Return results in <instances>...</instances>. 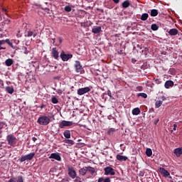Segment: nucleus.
<instances>
[{
	"mask_svg": "<svg viewBox=\"0 0 182 182\" xmlns=\"http://www.w3.org/2000/svg\"><path fill=\"white\" fill-rule=\"evenodd\" d=\"M37 122L41 126H48L50 123V118L46 115H41L38 117Z\"/></svg>",
	"mask_w": 182,
	"mask_h": 182,
	"instance_id": "nucleus-1",
	"label": "nucleus"
},
{
	"mask_svg": "<svg viewBox=\"0 0 182 182\" xmlns=\"http://www.w3.org/2000/svg\"><path fill=\"white\" fill-rule=\"evenodd\" d=\"M35 152L30 153L27 155L21 156L20 159L17 160V161H20V163H23V161H31L35 157Z\"/></svg>",
	"mask_w": 182,
	"mask_h": 182,
	"instance_id": "nucleus-2",
	"label": "nucleus"
},
{
	"mask_svg": "<svg viewBox=\"0 0 182 182\" xmlns=\"http://www.w3.org/2000/svg\"><path fill=\"white\" fill-rule=\"evenodd\" d=\"M74 68L76 73H79L80 75L85 73V70L83 69V66L80 63V61L76 60L74 64Z\"/></svg>",
	"mask_w": 182,
	"mask_h": 182,
	"instance_id": "nucleus-3",
	"label": "nucleus"
},
{
	"mask_svg": "<svg viewBox=\"0 0 182 182\" xmlns=\"http://www.w3.org/2000/svg\"><path fill=\"white\" fill-rule=\"evenodd\" d=\"M6 141L9 146H12L14 147L16 145V136L12 134H10L6 136Z\"/></svg>",
	"mask_w": 182,
	"mask_h": 182,
	"instance_id": "nucleus-4",
	"label": "nucleus"
},
{
	"mask_svg": "<svg viewBox=\"0 0 182 182\" xmlns=\"http://www.w3.org/2000/svg\"><path fill=\"white\" fill-rule=\"evenodd\" d=\"M68 173L69 177L73 178V180H75V178H76V176H77L76 171H75V168H73V166H68Z\"/></svg>",
	"mask_w": 182,
	"mask_h": 182,
	"instance_id": "nucleus-5",
	"label": "nucleus"
},
{
	"mask_svg": "<svg viewBox=\"0 0 182 182\" xmlns=\"http://www.w3.org/2000/svg\"><path fill=\"white\" fill-rule=\"evenodd\" d=\"M90 90H92V87L80 88L77 90V95H79V96H82V95H86V93H89Z\"/></svg>",
	"mask_w": 182,
	"mask_h": 182,
	"instance_id": "nucleus-6",
	"label": "nucleus"
},
{
	"mask_svg": "<svg viewBox=\"0 0 182 182\" xmlns=\"http://www.w3.org/2000/svg\"><path fill=\"white\" fill-rule=\"evenodd\" d=\"M60 58L63 62H68L69 59H72L73 55L72 54H65V51L62 50L60 55Z\"/></svg>",
	"mask_w": 182,
	"mask_h": 182,
	"instance_id": "nucleus-7",
	"label": "nucleus"
},
{
	"mask_svg": "<svg viewBox=\"0 0 182 182\" xmlns=\"http://www.w3.org/2000/svg\"><path fill=\"white\" fill-rule=\"evenodd\" d=\"M105 176H114L116 172L114 168L110 166H107L104 168Z\"/></svg>",
	"mask_w": 182,
	"mask_h": 182,
	"instance_id": "nucleus-8",
	"label": "nucleus"
},
{
	"mask_svg": "<svg viewBox=\"0 0 182 182\" xmlns=\"http://www.w3.org/2000/svg\"><path fill=\"white\" fill-rule=\"evenodd\" d=\"M73 122L63 120L59 124V128L60 129H63L64 127H69L73 126Z\"/></svg>",
	"mask_w": 182,
	"mask_h": 182,
	"instance_id": "nucleus-9",
	"label": "nucleus"
},
{
	"mask_svg": "<svg viewBox=\"0 0 182 182\" xmlns=\"http://www.w3.org/2000/svg\"><path fill=\"white\" fill-rule=\"evenodd\" d=\"M164 100H166V97L164 96L159 97V100L156 101L155 102L156 108L159 109V107H160L161 105H163V102H164Z\"/></svg>",
	"mask_w": 182,
	"mask_h": 182,
	"instance_id": "nucleus-10",
	"label": "nucleus"
},
{
	"mask_svg": "<svg viewBox=\"0 0 182 182\" xmlns=\"http://www.w3.org/2000/svg\"><path fill=\"white\" fill-rule=\"evenodd\" d=\"M51 56L56 60H59V51L56 48H53L51 51Z\"/></svg>",
	"mask_w": 182,
	"mask_h": 182,
	"instance_id": "nucleus-11",
	"label": "nucleus"
},
{
	"mask_svg": "<svg viewBox=\"0 0 182 182\" xmlns=\"http://www.w3.org/2000/svg\"><path fill=\"white\" fill-rule=\"evenodd\" d=\"M158 171H159V173H161L164 177L170 176V172H168V171L166 170L164 168L159 167Z\"/></svg>",
	"mask_w": 182,
	"mask_h": 182,
	"instance_id": "nucleus-12",
	"label": "nucleus"
},
{
	"mask_svg": "<svg viewBox=\"0 0 182 182\" xmlns=\"http://www.w3.org/2000/svg\"><path fill=\"white\" fill-rule=\"evenodd\" d=\"M49 159H53L54 160H56L57 161H62V157H60V155L59 153H53L49 156Z\"/></svg>",
	"mask_w": 182,
	"mask_h": 182,
	"instance_id": "nucleus-13",
	"label": "nucleus"
},
{
	"mask_svg": "<svg viewBox=\"0 0 182 182\" xmlns=\"http://www.w3.org/2000/svg\"><path fill=\"white\" fill-rule=\"evenodd\" d=\"M38 33L35 31H32L31 30L27 31L25 32V37L26 38H31V36H33V38H36V36Z\"/></svg>",
	"mask_w": 182,
	"mask_h": 182,
	"instance_id": "nucleus-14",
	"label": "nucleus"
},
{
	"mask_svg": "<svg viewBox=\"0 0 182 182\" xmlns=\"http://www.w3.org/2000/svg\"><path fill=\"white\" fill-rule=\"evenodd\" d=\"M116 159L117 160H118V161H127V159L129 158H127V156H123V155H120V154H117L116 156Z\"/></svg>",
	"mask_w": 182,
	"mask_h": 182,
	"instance_id": "nucleus-15",
	"label": "nucleus"
},
{
	"mask_svg": "<svg viewBox=\"0 0 182 182\" xmlns=\"http://www.w3.org/2000/svg\"><path fill=\"white\" fill-rule=\"evenodd\" d=\"M168 33L171 36H176V35H177L178 33V30H177L176 28H171L169 31L167 30Z\"/></svg>",
	"mask_w": 182,
	"mask_h": 182,
	"instance_id": "nucleus-16",
	"label": "nucleus"
},
{
	"mask_svg": "<svg viewBox=\"0 0 182 182\" xmlns=\"http://www.w3.org/2000/svg\"><path fill=\"white\" fill-rule=\"evenodd\" d=\"M174 86V82L171 80H167L165 84L164 87L166 89H170V87H173Z\"/></svg>",
	"mask_w": 182,
	"mask_h": 182,
	"instance_id": "nucleus-17",
	"label": "nucleus"
},
{
	"mask_svg": "<svg viewBox=\"0 0 182 182\" xmlns=\"http://www.w3.org/2000/svg\"><path fill=\"white\" fill-rule=\"evenodd\" d=\"M92 33H100L102 32V27L95 26L92 29Z\"/></svg>",
	"mask_w": 182,
	"mask_h": 182,
	"instance_id": "nucleus-18",
	"label": "nucleus"
},
{
	"mask_svg": "<svg viewBox=\"0 0 182 182\" xmlns=\"http://www.w3.org/2000/svg\"><path fill=\"white\" fill-rule=\"evenodd\" d=\"M173 153L176 157H180L182 154V147L175 149Z\"/></svg>",
	"mask_w": 182,
	"mask_h": 182,
	"instance_id": "nucleus-19",
	"label": "nucleus"
},
{
	"mask_svg": "<svg viewBox=\"0 0 182 182\" xmlns=\"http://www.w3.org/2000/svg\"><path fill=\"white\" fill-rule=\"evenodd\" d=\"M6 92L9 95H12L15 92V90L14 89V86L6 87Z\"/></svg>",
	"mask_w": 182,
	"mask_h": 182,
	"instance_id": "nucleus-20",
	"label": "nucleus"
},
{
	"mask_svg": "<svg viewBox=\"0 0 182 182\" xmlns=\"http://www.w3.org/2000/svg\"><path fill=\"white\" fill-rule=\"evenodd\" d=\"M86 173H87V166L81 168L79 170V174H80V176H86Z\"/></svg>",
	"mask_w": 182,
	"mask_h": 182,
	"instance_id": "nucleus-21",
	"label": "nucleus"
},
{
	"mask_svg": "<svg viewBox=\"0 0 182 182\" xmlns=\"http://www.w3.org/2000/svg\"><path fill=\"white\" fill-rule=\"evenodd\" d=\"M6 43L9 44V46H10L11 48H12V49H15L16 50H18V47H15L14 46V44L12 43V42H11V41L8 38L6 39Z\"/></svg>",
	"mask_w": 182,
	"mask_h": 182,
	"instance_id": "nucleus-22",
	"label": "nucleus"
},
{
	"mask_svg": "<svg viewBox=\"0 0 182 182\" xmlns=\"http://www.w3.org/2000/svg\"><path fill=\"white\" fill-rule=\"evenodd\" d=\"M140 108L136 107V108H134L132 111V113L134 116H138V114L140 113Z\"/></svg>",
	"mask_w": 182,
	"mask_h": 182,
	"instance_id": "nucleus-23",
	"label": "nucleus"
},
{
	"mask_svg": "<svg viewBox=\"0 0 182 182\" xmlns=\"http://www.w3.org/2000/svg\"><path fill=\"white\" fill-rule=\"evenodd\" d=\"M5 63L6 66H12L14 65V60L12 58H8L6 60Z\"/></svg>",
	"mask_w": 182,
	"mask_h": 182,
	"instance_id": "nucleus-24",
	"label": "nucleus"
},
{
	"mask_svg": "<svg viewBox=\"0 0 182 182\" xmlns=\"http://www.w3.org/2000/svg\"><path fill=\"white\" fill-rule=\"evenodd\" d=\"M87 171H89V173L92 174V176H93V174L96 173V170H95V168L92 166H87Z\"/></svg>",
	"mask_w": 182,
	"mask_h": 182,
	"instance_id": "nucleus-25",
	"label": "nucleus"
},
{
	"mask_svg": "<svg viewBox=\"0 0 182 182\" xmlns=\"http://www.w3.org/2000/svg\"><path fill=\"white\" fill-rule=\"evenodd\" d=\"M63 136L64 137H65V139H70V136H71L70 131V130L64 131Z\"/></svg>",
	"mask_w": 182,
	"mask_h": 182,
	"instance_id": "nucleus-26",
	"label": "nucleus"
},
{
	"mask_svg": "<svg viewBox=\"0 0 182 182\" xmlns=\"http://www.w3.org/2000/svg\"><path fill=\"white\" fill-rule=\"evenodd\" d=\"M147 19H149V14L147 13L142 14L141 16V21H147Z\"/></svg>",
	"mask_w": 182,
	"mask_h": 182,
	"instance_id": "nucleus-27",
	"label": "nucleus"
},
{
	"mask_svg": "<svg viewBox=\"0 0 182 182\" xmlns=\"http://www.w3.org/2000/svg\"><path fill=\"white\" fill-rule=\"evenodd\" d=\"M2 129H8V125L6 124V122H0V130H2Z\"/></svg>",
	"mask_w": 182,
	"mask_h": 182,
	"instance_id": "nucleus-28",
	"label": "nucleus"
},
{
	"mask_svg": "<svg viewBox=\"0 0 182 182\" xmlns=\"http://www.w3.org/2000/svg\"><path fill=\"white\" fill-rule=\"evenodd\" d=\"M63 143H65V144H70L71 146H73V144H75V141L72 139H65L63 141Z\"/></svg>",
	"mask_w": 182,
	"mask_h": 182,
	"instance_id": "nucleus-29",
	"label": "nucleus"
},
{
	"mask_svg": "<svg viewBox=\"0 0 182 182\" xmlns=\"http://www.w3.org/2000/svg\"><path fill=\"white\" fill-rule=\"evenodd\" d=\"M146 154L147 157H151L153 154V151H151V149L147 148L146 150Z\"/></svg>",
	"mask_w": 182,
	"mask_h": 182,
	"instance_id": "nucleus-30",
	"label": "nucleus"
},
{
	"mask_svg": "<svg viewBox=\"0 0 182 182\" xmlns=\"http://www.w3.org/2000/svg\"><path fill=\"white\" fill-rule=\"evenodd\" d=\"M159 15V11L157 9L151 10V16H157Z\"/></svg>",
	"mask_w": 182,
	"mask_h": 182,
	"instance_id": "nucleus-31",
	"label": "nucleus"
},
{
	"mask_svg": "<svg viewBox=\"0 0 182 182\" xmlns=\"http://www.w3.org/2000/svg\"><path fill=\"white\" fill-rule=\"evenodd\" d=\"M129 6H130V1H124L122 3V8H129Z\"/></svg>",
	"mask_w": 182,
	"mask_h": 182,
	"instance_id": "nucleus-32",
	"label": "nucleus"
},
{
	"mask_svg": "<svg viewBox=\"0 0 182 182\" xmlns=\"http://www.w3.org/2000/svg\"><path fill=\"white\" fill-rule=\"evenodd\" d=\"M136 96L138 97H143L144 99H147V94L144 93V92H139L136 95Z\"/></svg>",
	"mask_w": 182,
	"mask_h": 182,
	"instance_id": "nucleus-33",
	"label": "nucleus"
},
{
	"mask_svg": "<svg viewBox=\"0 0 182 182\" xmlns=\"http://www.w3.org/2000/svg\"><path fill=\"white\" fill-rule=\"evenodd\" d=\"M151 31H159V26L156 23L151 24Z\"/></svg>",
	"mask_w": 182,
	"mask_h": 182,
	"instance_id": "nucleus-34",
	"label": "nucleus"
},
{
	"mask_svg": "<svg viewBox=\"0 0 182 182\" xmlns=\"http://www.w3.org/2000/svg\"><path fill=\"white\" fill-rule=\"evenodd\" d=\"M51 102L52 103H53V105H57V103H59V100H58V98H56V97H53L51 98Z\"/></svg>",
	"mask_w": 182,
	"mask_h": 182,
	"instance_id": "nucleus-35",
	"label": "nucleus"
},
{
	"mask_svg": "<svg viewBox=\"0 0 182 182\" xmlns=\"http://www.w3.org/2000/svg\"><path fill=\"white\" fill-rule=\"evenodd\" d=\"M64 11L65 12H71L72 11V7H70V6H65L64 8Z\"/></svg>",
	"mask_w": 182,
	"mask_h": 182,
	"instance_id": "nucleus-36",
	"label": "nucleus"
},
{
	"mask_svg": "<svg viewBox=\"0 0 182 182\" xmlns=\"http://www.w3.org/2000/svg\"><path fill=\"white\" fill-rule=\"evenodd\" d=\"M114 132H116V129L114 128H111L107 132V134H109V135L113 134V133H114Z\"/></svg>",
	"mask_w": 182,
	"mask_h": 182,
	"instance_id": "nucleus-37",
	"label": "nucleus"
},
{
	"mask_svg": "<svg viewBox=\"0 0 182 182\" xmlns=\"http://www.w3.org/2000/svg\"><path fill=\"white\" fill-rule=\"evenodd\" d=\"M16 182H23V176H18L17 177V180Z\"/></svg>",
	"mask_w": 182,
	"mask_h": 182,
	"instance_id": "nucleus-38",
	"label": "nucleus"
},
{
	"mask_svg": "<svg viewBox=\"0 0 182 182\" xmlns=\"http://www.w3.org/2000/svg\"><path fill=\"white\" fill-rule=\"evenodd\" d=\"M75 178V179L74 180V182H82V178H80V176H77V175Z\"/></svg>",
	"mask_w": 182,
	"mask_h": 182,
	"instance_id": "nucleus-39",
	"label": "nucleus"
},
{
	"mask_svg": "<svg viewBox=\"0 0 182 182\" xmlns=\"http://www.w3.org/2000/svg\"><path fill=\"white\" fill-rule=\"evenodd\" d=\"M58 40L59 44H55V46H59V45H60V43H62V42H63V40H62L61 37H58Z\"/></svg>",
	"mask_w": 182,
	"mask_h": 182,
	"instance_id": "nucleus-40",
	"label": "nucleus"
},
{
	"mask_svg": "<svg viewBox=\"0 0 182 182\" xmlns=\"http://www.w3.org/2000/svg\"><path fill=\"white\" fill-rule=\"evenodd\" d=\"M23 49L24 50L25 55H28V53H29V50H28V48L26 47H23Z\"/></svg>",
	"mask_w": 182,
	"mask_h": 182,
	"instance_id": "nucleus-41",
	"label": "nucleus"
},
{
	"mask_svg": "<svg viewBox=\"0 0 182 182\" xmlns=\"http://www.w3.org/2000/svg\"><path fill=\"white\" fill-rule=\"evenodd\" d=\"M107 95L110 97V99H112V92L110 91V90H107Z\"/></svg>",
	"mask_w": 182,
	"mask_h": 182,
	"instance_id": "nucleus-42",
	"label": "nucleus"
},
{
	"mask_svg": "<svg viewBox=\"0 0 182 182\" xmlns=\"http://www.w3.org/2000/svg\"><path fill=\"white\" fill-rule=\"evenodd\" d=\"M5 43H6V40H1V41H0V46H1V45L5 44Z\"/></svg>",
	"mask_w": 182,
	"mask_h": 182,
	"instance_id": "nucleus-43",
	"label": "nucleus"
},
{
	"mask_svg": "<svg viewBox=\"0 0 182 182\" xmlns=\"http://www.w3.org/2000/svg\"><path fill=\"white\" fill-rule=\"evenodd\" d=\"M136 90H138V92H141V90H143V87H141V86L137 87Z\"/></svg>",
	"mask_w": 182,
	"mask_h": 182,
	"instance_id": "nucleus-44",
	"label": "nucleus"
},
{
	"mask_svg": "<svg viewBox=\"0 0 182 182\" xmlns=\"http://www.w3.org/2000/svg\"><path fill=\"white\" fill-rule=\"evenodd\" d=\"M155 82L156 85H160V83H161V80H160L159 79H156L155 80Z\"/></svg>",
	"mask_w": 182,
	"mask_h": 182,
	"instance_id": "nucleus-45",
	"label": "nucleus"
},
{
	"mask_svg": "<svg viewBox=\"0 0 182 182\" xmlns=\"http://www.w3.org/2000/svg\"><path fill=\"white\" fill-rule=\"evenodd\" d=\"M159 122H160V119L158 118V119H155L154 124H155V126H157V123H159Z\"/></svg>",
	"mask_w": 182,
	"mask_h": 182,
	"instance_id": "nucleus-46",
	"label": "nucleus"
},
{
	"mask_svg": "<svg viewBox=\"0 0 182 182\" xmlns=\"http://www.w3.org/2000/svg\"><path fill=\"white\" fill-rule=\"evenodd\" d=\"M9 182H16V178H11Z\"/></svg>",
	"mask_w": 182,
	"mask_h": 182,
	"instance_id": "nucleus-47",
	"label": "nucleus"
},
{
	"mask_svg": "<svg viewBox=\"0 0 182 182\" xmlns=\"http://www.w3.org/2000/svg\"><path fill=\"white\" fill-rule=\"evenodd\" d=\"M4 22L6 23V25H9V23H11V20L6 19V20H5Z\"/></svg>",
	"mask_w": 182,
	"mask_h": 182,
	"instance_id": "nucleus-48",
	"label": "nucleus"
},
{
	"mask_svg": "<svg viewBox=\"0 0 182 182\" xmlns=\"http://www.w3.org/2000/svg\"><path fill=\"white\" fill-rule=\"evenodd\" d=\"M0 87L4 88V81L0 80Z\"/></svg>",
	"mask_w": 182,
	"mask_h": 182,
	"instance_id": "nucleus-49",
	"label": "nucleus"
},
{
	"mask_svg": "<svg viewBox=\"0 0 182 182\" xmlns=\"http://www.w3.org/2000/svg\"><path fill=\"white\" fill-rule=\"evenodd\" d=\"M103 182H111L110 178H106L105 179H104Z\"/></svg>",
	"mask_w": 182,
	"mask_h": 182,
	"instance_id": "nucleus-50",
	"label": "nucleus"
},
{
	"mask_svg": "<svg viewBox=\"0 0 182 182\" xmlns=\"http://www.w3.org/2000/svg\"><path fill=\"white\" fill-rule=\"evenodd\" d=\"M45 107H46V105L44 104H41V105L40 106V109H45Z\"/></svg>",
	"mask_w": 182,
	"mask_h": 182,
	"instance_id": "nucleus-51",
	"label": "nucleus"
},
{
	"mask_svg": "<svg viewBox=\"0 0 182 182\" xmlns=\"http://www.w3.org/2000/svg\"><path fill=\"white\" fill-rule=\"evenodd\" d=\"M105 181V178L103 177L99 178L98 182H103Z\"/></svg>",
	"mask_w": 182,
	"mask_h": 182,
	"instance_id": "nucleus-52",
	"label": "nucleus"
},
{
	"mask_svg": "<svg viewBox=\"0 0 182 182\" xmlns=\"http://www.w3.org/2000/svg\"><path fill=\"white\" fill-rule=\"evenodd\" d=\"M5 25H6V23L5 21L1 23V28H4V26H5Z\"/></svg>",
	"mask_w": 182,
	"mask_h": 182,
	"instance_id": "nucleus-53",
	"label": "nucleus"
},
{
	"mask_svg": "<svg viewBox=\"0 0 182 182\" xmlns=\"http://www.w3.org/2000/svg\"><path fill=\"white\" fill-rule=\"evenodd\" d=\"M173 130L174 131L177 130V125L176 124H173Z\"/></svg>",
	"mask_w": 182,
	"mask_h": 182,
	"instance_id": "nucleus-54",
	"label": "nucleus"
},
{
	"mask_svg": "<svg viewBox=\"0 0 182 182\" xmlns=\"http://www.w3.org/2000/svg\"><path fill=\"white\" fill-rule=\"evenodd\" d=\"M132 63H136L137 62V60L134 58H132Z\"/></svg>",
	"mask_w": 182,
	"mask_h": 182,
	"instance_id": "nucleus-55",
	"label": "nucleus"
},
{
	"mask_svg": "<svg viewBox=\"0 0 182 182\" xmlns=\"http://www.w3.org/2000/svg\"><path fill=\"white\" fill-rule=\"evenodd\" d=\"M32 140H33V141H34V143H35V141H36V140H38V139H37L36 137L33 136V137L32 138Z\"/></svg>",
	"mask_w": 182,
	"mask_h": 182,
	"instance_id": "nucleus-56",
	"label": "nucleus"
},
{
	"mask_svg": "<svg viewBox=\"0 0 182 182\" xmlns=\"http://www.w3.org/2000/svg\"><path fill=\"white\" fill-rule=\"evenodd\" d=\"M42 9H43V11H50L49 8L48 7L42 8Z\"/></svg>",
	"mask_w": 182,
	"mask_h": 182,
	"instance_id": "nucleus-57",
	"label": "nucleus"
},
{
	"mask_svg": "<svg viewBox=\"0 0 182 182\" xmlns=\"http://www.w3.org/2000/svg\"><path fill=\"white\" fill-rule=\"evenodd\" d=\"M114 4H119V0H112Z\"/></svg>",
	"mask_w": 182,
	"mask_h": 182,
	"instance_id": "nucleus-58",
	"label": "nucleus"
},
{
	"mask_svg": "<svg viewBox=\"0 0 182 182\" xmlns=\"http://www.w3.org/2000/svg\"><path fill=\"white\" fill-rule=\"evenodd\" d=\"M53 44L55 45V42H56V38H52Z\"/></svg>",
	"mask_w": 182,
	"mask_h": 182,
	"instance_id": "nucleus-59",
	"label": "nucleus"
},
{
	"mask_svg": "<svg viewBox=\"0 0 182 182\" xmlns=\"http://www.w3.org/2000/svg\"><path fill=\"white\" fill-rule=\"evenodd\" d=\"M6 48L0 46V50H5Z\"/></svg>",
	"mask_w": 182,
	"mask_h": 182,
	"instance_id": "nucleus-60",
	"label": "nucleus"
},
{
	"mask_svg": "<svg viewBox=\"0 0 182 182\" xmlns=\"http://www.w3.org/2000/svg\"><path fill=\"white\" fill-rule=\"evenodd\" d=\"M119 53H123V50H120V51H119Z\"/></svg>",
	"mask_w": 182,
	"mask_h": 182,
	"instance_id": "nucleus-61",
	"label": "nucleus"
},
{
	"mask_svg": "<svg viewBox=\"0 0 182 182\" xmlns=\"http://www.w3.org/2000/svg\"><path fill=\"white\" fill-rule=\"evenodd\" d=\"M65 181H69V179H66Z\"/></svg>",
	"mask_w": 182,
	"mask_h": 182,
	"instance_id": "nucleus-62",
	"label": "nucleus"
},
{
	"mask_svg": "<svg viewBox=\"0 0 182 182\" xmlns=\"http://www.w3.org/2000/svg\"><path fill=\"white\" fill-rule=\"evenodd\" d=\"M45 4H46V5H48V2H46Z\"/></svg>",
	"mask_w": 182,
	"mask_h": 182,
	"instance_id": "nucleus-63",
	"label": "nucleus"
},
{
	"mask_svg": "<svg viewBox=\"0 0 182 182\" xmlns=\"http://www.w3.org/2000/svg\"><path fill=\"white\" fill-rule=\"evenodd\" d=\"M169 177V178H171V176H168Z\"/></svg>",
	"mask_w": 182,
	"mask_h": 182,
	"instance_id": "nucleus-64",
	"label": "nucleus"
}]
</instances>
